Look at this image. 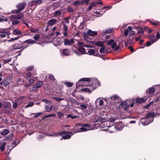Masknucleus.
Here are the masks:
<instances>
[{
  "label": "nucleus",
  "instance_id": "obj_51",
  "mask_svg": "<svg viewBox=\"0 0 160 160\" xmlns=\"http://www.w3.org/2000/svg\"><path fill=\"white\" fill-rule=\"evenodd\" d=\"M40 36L39 34H37L34 35L33 37V39L36 40H38L40 38Z\"/></svg>",
  "mask_w": 160,
  "mask_h": 160
},
{
  "label": "nucleus",
  "instance_id": "obj_49",
  "mask_svg": "<svg viewBox=\"0 0 160 160\" xmlns=\"http://www.w3.org/2000/svg\"><path fill=\"white\" fill-rule=\"evenodd\" d=\"M138 33H140L142 35H144L143 29L142 28H140L139 29V30L138 31L137 34H138Z\"/></svg>",
  "mask_w": 160,
  "mask_h": 160
},
{
  "label": "nucleus",
  "instance_id": "obj_31",
  "mask_svg": "<svg viewBox=\"0 0 160 160\" xmlns=\"http://www.w3.org/2000/svg\"><path fill=\"white\" fill-rule=\"evenodd\" d=\"M151 23L153 26H160V22L157 21H155V22H152L151 21H150Z\"/></svg>",
  "mask_w": 160,
  "mask_h": 160
},
{
  "label": "nucleus",
  "instance_id": "obj_8",
  "mask_svg": "<svg viewBox=\"0 0 160 160\" xmlns=\"http://www.w3.org/2000/svg\"><path fill=\"white\" fill-rule=\"evenodd\" d=\"M71 51L68 49H64L61 51V53L63 55L65 56H68L71 53Z\"/></svg>",
  "mask_w": 160,
  "mask_h": 160
},
{
  "label": "nucleus",
  "instance_id": "obj_56",
  "mask_svg": "<svg viewBox=\"0 0 160 160\" xmlns=\"http://www.w3.org/2000/svg\"><path fill=\"white\" fill-rule=\"evenodd\" d=\"M20 12L18 9L12 10L11 12V13H18Z\"/></svg>",
  "mask_w": 160,
  "mask_h": 160
},
{
  "label": "nucleus",
  "instance_id": "obj_17",
  "mask_svg": "<svg viewBox=\"0 0 160 160\" xmlns=\"http://www.w3.org/2000/svg\"><path fill=\"white\" fill-rule=\"evenodd\" d=\"M56 19H51L49 20L48 22V24L50 26H52L57 22Z\"/></svg>",
  "mask_w": 160,
  "mask_h": 160
},
{
  "label": "nucleus",
  "instance_id": "obj_27",
  "mask_svg": "<svg viewBox=\"0 0 160 160\" xmlns=\"http://www.w3.org/2000/svg\"><path fill=\"white\" fill-rule=\"evenodd\" d=\"M148 37L151 41L152 43H154L156 41L154 38L155 36L154 35H149L148 36Z\"/></svg>",
  "mask_w": 160,
  "mask_h": 160
},
{
  "label": "nucleus",
  "instance_id": "obj_37",
  "mask_svg": "<svg viewBox=\"0 0 160 160\" xmlns=\"http://www.w3.org/2000/svg\"><path fill=\"white\" fill-rule=\"evenodd\" d=\"M52 6L55 8L58 7L60 6V2H54L52 3Z\"/></svg>",
  "mask_w": 160,
  "mask_h": 160
},
{
  "label": "nucleus",
  "instance_id": "obj_57",
  "mask_svg": "<svg viewBox=\"0 0 160 160\" xmlns=\"http://www.w3.org/2000/svg\"><path fill=\"white\" fill-rule=\"evenodd\" d=\"M134 38H132V39H131L130 37H129V39L128 41V43L130 44H132L133 43Z\"/></svg>",
  "mask_w": 160,
  "mask_h": 160
},
{
  "label": "nucleus",
  "instance_id": "obj_12",
  "mask_svg": "<svg viewBox=\"0 0 160 160\" xmlns=\"http://www.w3.org/2000/svg\"><path fill=\"white\" fill-rule=\"evenodd\" d=\"M80 126H82L84 127H86L87 128V129H89V130L90 129L91 127L90 124H84V123H78L75 126V128H77V127H79Z\"/></svg>",
  "mask_w": 160,
  "mask_h": 160
},
{
  "label": "nucleus",
  "instance_id": "obj_10",
  "mask_svg": "<svg viewBox=\"0 0 160 160\" xmlns=\"http://www.w3.org/2000/svg\"><path fill=\"white\" fill-rule=\"evenodd\" d=\"M155 89L153 86L151 88H149V89L146 91V94L147 95L149 96L148 94L151 95L153 94L155 92Z\"/></svg>",
  "mask_w": 160,
  "mask_h": 160
},
{
  "label": "nucleus",
  "instance_id": "obj_20",
  "mask_svg": "<svg viewBox=\"0 0 160 160\" xmlns=\"http://www.w3.org/2000/svg\"><path fill=\"white\" fill-rule=\"evenodd\" d=\"M43 82L42 81H38L35 84H34V86L37 88H41Z\"/></svg>",
  "mask_w": 160,
  "mask_h": 160
},
{
  "label": "nucleus",
  "instance_id": "obj_25",
  "mask_svg": "<svg viewBox=\"0 0 160 160\" xmlns=\"http://www.w3.org/2000/svg\"><path fill=\"white\" fill-rule=\"evenodd\" d=\"M128 29L130 31V33H129V37L132 36L133 35L135 34V33L134 31H132V28L131 27L129 26L128 28Z\"/></svg>",
  "mask_w": 160,
  "mask_h": 160
},
{
  "label": "nucleus",
  "instance_id": "obj_15",
  "mask_svg": "<svg viewBox=\"0 0 160 160\" xmlns=\"http://www.w3.org/2000/svg\"><path fill=\"white\" fill-rule=\"evenodd\" d=\"M106 121L105 118H102L101 117H98L96 120L95 122L98 123H102L105 122Z\"/></svg>",
  "mask_w": 160,
  "mask_h": 160
},
{
  "label": "nucleus",
  "instance_id": "obj_4",
  "mask_svg": "<svg viewBox=\"0 0 160 160\" xmlns=\"http://www.w3.org/2000/svg\"><path fill=\"white\" fill-rule=\"evenodd\" d=\"M27 6L26 3L25 2H21L19 3L16 5V7L19 10L20 12L21 11L25 8Z\"/></svg>",
  "mask_w": 160,
  "mask_h": 160
},
{
  "label": "nucleus",
  "instance_id": "obj_40",
  "mask_svg": "<svg viewBox=\"0 0 160 160\" xmlns=\"http://www.w3.org/2000/svg\"><path fill=\"white\" fill-rule=\"evenodd\" d=\"M30 31L32 33H38L39 31L38 29L36 28H30Z\"/></svg>",
  "mask_w": 160,
  "mask_h": 160
},
{
  "label": "nucleus",
  "instance_id": "obj_42",
  "mask_svg": "<svg viewBox=\"0 0 160 160\" xmlns=\"http://www.w3.org/2000/svg\"><path fill=\"white\" fill-rule=\"evenodd\" d=\"M33 2L36 4H40L42 3L41 0H33Z\"/></svg>",
  "mask_w": 160,
  "mask_h": 160
},
{
  "label": "nucleus",
  "instance_id": "obj_39",
  "mask_svg": "<svg viewBox=\"0 0 160 160\" xmlns=\"http://www.w3.org/2000/svg\"><path fill=\"white\" fill-rule=\"evenodd\" d=\"M37 88H36V87L34 86V85H33V87L30 88H29V90L30 91V92H36L37 90Z\"/></svg>",
  "mask_w": 160,
  "mask_h": 160
},
{
  "label": "nucleus",
  "instance_id": "obj_5",
  "mask_svg": "<svg viewBox=\"0 0 160 160\" xmlns=\"http://www.w3.org/2000/svg\"><path fill=\"white\" fill-rule=\"evenodd\" d=\"M88 130L89 129H87L85 127H81L79 128H78V127H77V128H75V126L74 128L73 129V130L72 132H74V133H77L78 132H80L81 131L85 132Z\"/></svg>",
  "mask_w": 160,
  "mask_h": 160
},
{
  "label": "nucleus",
  "instance_id": "obj_63",
  "mask_svg": "<svg viewBox=\"0 0 160 160\" xmlns=\"http://www.w3.org/2000/svg\"><path fill=\"white\" fill-rule=\"evenodd\" d=\"M55 99L57 101H60L63 100L64 99V98H59L57 97H55Z\"/></svg>",
  "mask_w": 160,
  "mask_h": 160
},
{
  "label": "nucleus",
  "instance_id": "obj_26",
  "mask_svg": "<svg viewBox=\"0 0 160 160\" xmlns=\"http://www.w3.org/2000/svg\"><path fill=\"white\" fill-rule=\"evenodd\" d=\"M59 135H62L65 134H72V135L73 134V133H72L70 131H62L61 132H59L58 133Z\"/></svg>",
  "mask_w": 160,
  "mask_h": 160
},
{
  "label": "nucleus",
  "instance_id": "obj_61",
  "mask_svg": "<svg viewBox=\"0 0 160 160\" xmlns=\"http://www.w3.org/2000/svg\"><path fill=\"white\" fill-rule=\"evenodd\" d=\"M43 113L42 112H39L38 113H33L32 114L33 115H34V117L35 118H37L39 115L42 114Z\"/></svg>",
  "mask_w": 160,
  "mask_h": 160
},
{
  "label": "nucleus",
  "instance_id": "obj_64",
  "mask_svg": "<svg viewBox=\"0 0 160 160\" xmlns=\"http://www.w3.org/2000/svg\"><path fill=\"white\" fill-rule=\"evenodd\" d=\"M128 29H126L125 30L124 32V36L126 37H127L128 36Z\"/></svg>",
  "mask_w": 160,
  "mask_h": 160
},
{
  "label": "nucleus",
  "instance_id": "obj_53",
  "mask_svg": "<svg viewBox=\"0 0 160 160\" xmlns=\"http://www.w3.org/2000/svg\"><path fill=\"white\" fill-rule=\"evenodd\" d=\"M77 118V116H73L71 114H68L67 115V118H71L72 119H75Z\"/></svg>",
  "mask_w": 160,
  "mask_h": 160
},
{
  "label": "nucleus",
  "instance_id": "obj_41",
  "mask_svg": "<svg viewBox=\"0 0 160 160\" xmlns=\"http://www.w3.org/2000/svg\"><path fill=\"white\" fill-rule=\"evenodd\" d=\"M64 84L65 85L68 87H72L73 85L72 83L68 82H65Z\"/></svg>",
  "mask_w": 160,
  "mask_h": 160
},
{
  "label": "nucleus",
  "instance_id": "obj_33",
  "mask_svg": "<svg viewBox=\"0 0 160 160\" xmlns=\"http://www.w3.org/2000/svg\"><path fill=\"white\" fill-rule=\"evenodd\" d=\"M6 143L5 142H3L0 147V149L3 152L5 150V147L6 145Z\"/></svg>",
  "mask_w": 160,
  "mask_h": 160
},
{
  "label": "nucleus",
  "instance_id": "obj_22",
  "mask_svg": "<svg viewBox=\"0 0 160 160\" xmlns=\"http://www.w3.org/2000/svg\"><path fill=\"white\" fill-rule=\"evenodd\" d=\"M9 133V130L7 129H5L3 130L1 132V134L2 136H5L8 134Z\"/></svg>",
  "mask_w": 160,
  "mask_h": 160
},
{
  "label": "nucleus",
  "instance_id": "obj_47",
  "mask_svg": "<svg viewBox=\"0 0 160 160\" xmlns=\"http://www.w3.org/2000/svg\"><path fill=\"white\" fill-rule=\"evenodd\" d=\"M89 1V0H83L81 1L80 4H83L84 3H85L86 5L88 4V2Z\"/></svg>",
  "mask_w": 160,
  "mask_h": 160
},
{
  "label": "nucleus",
  "instance_id": "obj_24",
  "mask_svg": "<svg viewBox=\"0 0 160 160\" xmlns=\"http://www.w3.org/2000/svg\"><path fill=\"white\" fill-rule=\"evenodd\" d=\"M25 43H24V42H22V50L19 51L20 52H21L23 50L29 46L28 45H26Z\"/></svg>",
  "mask_w": 160,
  "mask_h": 160
},
{
  "label": "nucleus",
  "instance_id": "obj_29",
  "mask_svg": "<svg viewBox=\"0 0 160 160\" xmlns=\"http://www.w3.org/2000/svg\"><path fill=\"white\" fill-rule=\"evenodd\" d=\"M4 82V85L5 87H6L8 85H9L11 82V81L9 80V79L7 78L6 80H3Z\"/></svg>",
  "mask_w": 160,
  "mask_h": 160
},
{
  "label": "nucleus",
  "instance_id": "obj_55",
  "mask_svg": "<svg viewBox=\"0 0 160 160\" xmlns=\"http://www.w3.org/2000/svg\"><path fill=\"white\" fill-rule=\"evenodd\" d=\"M7 42V39H1L0 40V44H1L2 43H4V45H5L7 44L6 42Z\"/></svg>",
  "mask_w": 160,
  "mask_h": 160
},
{
  "label": "nucleus",
  "instance_id": "obj_28",
  "mask_svg": "<svg viewBox=\"0 0 160 160\" xmlns=\"http://www.w3.org/2000/svg\"><path fill=\"white\" fill-rule=\"evenodd\" d=\"M2 18H0V22H3L4 21L7 22L8 20V18L4 16H2Z\"/></svg>",
  "mask_w": 160,
  "mask_h": 160
},
{
  "label": "nucleus",
  "instance_id": "obj_14",
  "mask_svg": "<svg viewBox=\"0 0 160 160\" xmlns=\"http://www.w3.org/2000/svg\"><path fill=\"white\" fill-rule=\"evenodd\" d=\"M68 28V26L65 23H64L63 24V27L62 28V29L63 30V33L65 37L67 36L68 35V33L67 32Z\"/></svg>",
  "mask_w": 160,
  "mask_h": 160
},
{
  "label": "nucleus",
  "instance_id": "obj_50",
  "mask_svg": "<svg viewBox=\"0 0 160 160\" xmlns=\"http://www.w3.org/2000/svg\"><path fill=\"white\" fill-rule=\"evenodd\" d=\"M49 79L53 81H54L55 80L54 76L52 74L49 75Z\"/></svg>",
  "mask_w": 160,
  "mask_h": 160
},
{
  "label": "nucleus",
  "instance_id": "obj_36",
  "mask_svg": "<svg viewBox=\"0 0 160 160\" xmlns=\"http://www.w3.org/2000/svg\"><path fill=\"white\" fill-rule=\"evenodd\" d=\"M112 30L113 29L111 28L108 29H106L103 30V32L105 34L109 33H111L112 32Z\"/></svg>",
  "mask_w": 160,
  "mask_h": 160
},
{
  "label": "nucleus",
  "instance_id": "obj_38",
  "mask_svg": "<svg viewBox=\"0 0 160 160\" xmlns=\"http://www.w3.org/2000/svg\"><path fill=\"white\" fill-rule=\"evenodd\" d=\"M32 74L31 72H27L24 76L25 78L27 79V78H30L31 77Z\"/></svg>",
  "mask_w": 160,
  "mask_h": 160
},
{
  "label": "nucleus",
  "instance_id": "obj_3",
  "mask_svg": "<svg viewBox=\"0 0 160 160\" xmlns=\"http://www.w3.org/2000/svg\"><path fill=\"white\" fill-rule=\"evenodd\" d=\"M128 101L129 100H127L121 103L119 105V108L120 109H123L124 110L127 111L128 108L130 107L129 104H128Z\"/></svg>",
  "mask_w": 160,
  "mask_h": 160
},
{
  "label": "nucleus",
  "instance_id": "obj_59",
  "mask_svg": "<svg viewBox=\"0 0 160 160\" xmlns=\"http://www.w3.org/2000/svg\"><path fill=\"white\" fill-rule=\"evenodd\" d=\"M33 105V102H31L29 103L26 106V108H28L29 107L32 106Z\"/></svg>",
  "mask_w": 160,
  "mask_h": 160
},
{
  "label": "nucleus",
  "instance_id": "obj_32",
  "mask_svg": "<svg viewBox=\"0 0 160 160\" xmlns=\"http://www.w3.org/2000/svg\"><path fill=\"white\" fill-rule=\"evenodd\" d=\"M0 32L9 35L10 34L9 32L6 29H2L0 30Z\"/></svg>",
  "mask_w": 160,
  "mask_h": 160
},
{
  "label": "nucleus",
  "instance_id": "obj_23",
  "mask_svg": "<svg viewBox=\"0 0 160 160\" xmlns=\"http://www.w3.org/2000/svg\"><path fill=\"white\" fill-rule=\"evenodd\" d=\"M83 36L85 41H87L88 42H89L90 39V38L88 36V35H87V33L84 32L83 33Z\"/></svg>",
  "mask_w": 160,
  "mask_h": 160
},
{
  "label": "nucleus",
  "instance_id": "obj_16",
  "mask_svg": "<svg viewBox=\"0 0 160 160\" xmlns=\"http://www.w3.org/2000/svg\"><path fill=\"white\" fill-rule=\"evenodd\" d=\"M36 42L37 41H36L30 39L25 41H24V43H26L28 44H38V43H36Z\"/></svg>",
  "mask_w": 160,
  "mask_h": 160
},
{
  "label": "nucleus",
  "instance_id": "obj_34",
  "mask_svg": "<svg viewBox=\"0 0 160 160\" xmlns=\"http://www.w3.org/2000/svg\"><path fill=\"white\" fill-rule=\"evenodd\" d=\"M64 44L65 45L70 46L71 45V43L68 39H66L64 40Z\"/></svg>",
  "mask_w": 160,
  "mask_h": 160
},
{
  "label": "nucleus",
  "instance_id": "obj_11",
  "mask_svg": "<svg viewBox=\"0 0 160 160\" xmlns=\"http://www.w3.org/2000/svg\"><path fill=\"white\" fill-rule=\"evenodd\" d=\"M19 42L20 43H16L12 45L13 49L14 50L22 49V42L20 41Z\"/></svg>",
  "mask_w": 160,
  "mask_h": 160
},
{
  "label": "nucleus",
  "instance_id": "obj_62",
  "mask_svg": "<svg viewBox=\"0 0 160 160\" xmlns=\"http://www.w3.org/2000/svg\"><path fill=\"white\" fill-rule=\"evenodd\" d=\"M12 23L13 25H16L19 23V21L18 20H14L12 21Z\"/></svg>",
  "mask_w": 160,
  "mask_h": 160
},
{
  "label": "nucleus",
  "instance_id": "obj_52",
  "mask_svg": "<svg viewBox=\"0 0 160 160\" xmlns=\"http://www.w3.org/2000/svg\"><path fill=\"white\" fill-rule=\"evenodd\" d=\"M80 107L81 108L82 110H84L86 109L87 108V106L86 105L84 104H81L80 105Z\"/></svg>",
  "mask_w": 160,
  "mask_h": 160
},
{
  "label": "nucleus",
  "instance_id": "obj_1",
  "mask_svg": "<svg viewBox=\"0 0 160 160\" xmlns=\"http://www.w3.org/2000/svg\"><path fill=\"white\" fill-rule=\"evenodd\" d=\"M81 81H86L89 82V88H85L81 89L82 92H88L90 93L97 87L99 86L100 84V82L97 79L93 80L91 81L90 78H82L80 79L76 83V85L78 87H79L80 85H78V84Z\"/></svg>",
  "mask_w": 160,
  "mask_h": 160
},
{
  "label": "nucleus",
  "instance_id": "obj_44",
  "mask_svg": "<svg viewBox=\"0 0 160 160\" xmlns=\"http://www.w3.org/2000/svg\"><path fill=\"white\" fill-rule=\"evenodd\" d=\"M57 113L58 117L59 118H61L64 116V114L61 112H57Z\"/></svg>",
  "mask_w": 160,
  "mask_h": 160
},
{
  "label": "nucleus",
  "instance_id": "obj_48",
  "mask_svg": "<svg viewBox=\"0 0 160 160\" xmlns=\"http://www.w3.org/2000/svg\"><path fill=\"white\" fill-rule=\"evenodd\" d=\"M61 14V12L60 10H58L55 12L54 13V14L55 16H58Z\"/></svg>",
  "mask_w": 160,
  "mask_h": 160
},
{
  "label": "nucleus",
  "instance_id": "obj_43",
  "mask_svg": "<svg viewBox=\"0 0 160 160\" xmlns=\"http://www.w3.org/2000/svg\"><path fill=\"white\" fill-rule=\"evenodd\" d=\"M105 46H102L101 47L99 50V52L101 53H104L105 52Z\"/></svg>",
  "mask_w": 160,
  "mask_h": 160
},
{
  "label": "nucleus",
  "instance_id": "obj_54",
  "mask_svg": "<svg viewBox=\"0 0 160 160\" xmlns=\"http://www.w3.org/2000/svg\"><path fill=\"white\" fill-rule=\"evenodd\" d=\"M68 11L69 12H74V10L72 7H68Z\"/></svg>",
  "mask_w": 160,
  "mask_h": 160
},
{
  "label": "nucleus",
  "instance_id": "obj_60",
  "mask_svg": "<svg viewBox=\"0 0 160 160\" xmlns=\"http://www.w3.org/2000/svg\"><path fill=\"white\" fill-rule=\"evenodd\" d=\"M42 101L46 103L47 104H51V102L47 99H43L42 100Z\"/></svg>",
  "mask_w": 160,
  "mask_h": 160
},
{
  "label": "nucleus",
  "instance_id": "obj_13",
  "mask_svg": "<svg viewBox=\"0 0 160 160\" xmlns=\"http://www.w3.org/2000/svg\"><path fill=\"white\" fill-rule=\"evenodd\" d=\"M87 33V35L88 36H90L92 37L96 36L98 34L97 31H93L90 29H89Z\"/></svg>",
  "mask_w": 160,
  "mask_h": 160
},
{
  "label": "nucleus",
  "instance_id": "obj_18",
  "mask_svg": "<svg viewBox=\"0 0 160 160\" xmlns=\"http://www.w3.org/2000/svg\"><path fill=\"white\" fill-rule=\"evenodd\" d=\"M68 101L70 102L72 104L74 105L79 104L78 102L74 98L72 97H69L68 98Z\"/></svg>",
  "mask_w": 160,
  "mask_h": 160
},
{
  "label": "nucleus",
  "instance_id": "obj_2",
  "mask_svg": "<svg viewBox=\"0 0 160 160\" xmlns=\"http://www.w3.org/2000/svg\"><path fill=\"white\" fill-rule=\"evenodd\" d=\"M155 116V114L154 112L147 113L145 118L141 119L142 124L144 125H147L152 122L153 119V118Z\"/></svg>",
  "mask_w": 160,
  "mask_h": 160
},
{
  "label": "nucleus",
  "instance_id": "obj_35",
  "mask_svg": "<svg viewBox=\"0 0 160 160\" xmlns=\"http://www.w3.org/2000/svg\"><path fill=\"white\" fill-rule=\"evenodd\" d=\"M71 137V135L69 134H66L65 135L63 136L61 138V140H62V139H70Z\"/></svg>",
  "mask_w": 160,
  "mask_h": 160
},
{
  "label": "nucleus",
  "instance_id": "obj_7",
  "mask_svg": "<svg viewBox=\"0 0 160 160\" xmlns=\"http://www.w3.org/2000/svg\"><path fill=\"white\" fill-rule=\"evenodd\" d=\"M106 42L107 43V44L108 45H111V48H114L116 45L117 43L116 42L114 41V40L112 39L110 40H107L106 41Z\"/></svg>",
  "mask_w": 160,
  "mask_h": 160
},
{
  "label": "nucleus",
  "instance_id": "obj_21",
  "mask_svg": "<svg viewBox=\"0 0 160 160\" xmlns=\"http://www.w3.org/2000/svg\"><path fill=\"white\" fill-rule=\"evenodd\" d=\"M78 50L81 53V54H87L86 52L85 48L83 47H79Z\"/></svg>",
  "mask_w": 160,
  "mask_h": 160
},
{
  "label": "nucleus",
  "instance_id": "obj_19",
  "mask_svg": "<svg viewBox=\"0 0 160 160\" xmlns=\"http://www.w3.org/2000/svg\"><path fill=\"white\" fill-rule=\"evenodd\" d=\"M12 33L15 35H19L22 34V32L17 28L13 29L12 31Z\"/></svg>",
  "mask_w": 160,
  "mask_h": 160
},
{
  "label": "nucleus",
  "instance_id": "obj_9",
  "mask_svg": "<svg viewBox=\"0 0 160 160\" xmlns=\"http://www.w3.org/2000/svg\"><path fill=\"white\" fill-rule=\"evenodd\" d=\"M133 100L136 102V103L138 104H141L145 102L146 100L143 98H138L135 99H133Z\"/></svg>",
  "mask_w": 160,
  "mask_h": 160
},
{
  "label": "nucleus",
  "instance_id": "obj_45",
  "mask_svg": "<svg viewBox=\"0 0 160 160\" xmlns=\"http://www.w3.org/2000/svg\"><path fill=\"white\" fill-rule=\"evenodd\" d=\"M95 45L98 46H99L100 47H102L104 46V44H102V43L101 42L99 41L98 42H97L95 43Z\"/></svg>",
  "mask_w": 160,
  "mask_h": 160
},
{
  "label": "nucleus",
  "instance_id": "obj_30",
  "mask_svg": "<svg viewBox=\"0 0 160 160\" xmlns=\"http://www.w3.org/2000/svg\"><path fill=\"white\" fill-rule=\"evenodd\" d=\"M95 50L94 49H89L88 51V54L90 55H95Z\"/></svg>",
  "mask_w": 160,
  "mask_h": 160
},
{
  "label": "nucleus",
  "instance_id": "obj_46",
  "mask_svg": "<svg viewBox=\"0 0 160 160\" xmlns=\"http://www.w3.org/2000/svg\"><path fill=\"white\" fill-rule=\"evenodd\" d=\"M52 108V106L50 105H47L46 106V110L48 112H50L51 111Z\"/></svg>",
  "mask_w": 160,
  "mask_h": 160
},
{
  "label": "nucleus",
  "instance_id": "obj_58",
  "mask_svg": "<svg viewBox=\"0 0 160 160\" xmlns=\"http://www.w3.org/2000/svg\"><path fill=\"white\" fill-rule=\"evenodd\" d=\"M153 103V101H152L150 103H148V104L147 105H146V106H145L144 107L145 108H149V107L152 104V103Z\"/></svg>",
  "mask_w": 160,
  "mask_h": 160
},
{
  "label": "nucleus",
  "instance_id": "obj_6",
  "mask_svg": "<svg viewBox=\"0 0 160 160\" xmlns=\"http://www.w3.org/2000/svg\"><path fill=\"white\" fill-rule=\"evenodd\" d=\"M10 18L12 19H19L24 18V14L22 13L19 15H12L10 16Z\"/></svg>",
  "mask_w": 160,
  "mask_h": 160
}]
</instances>
